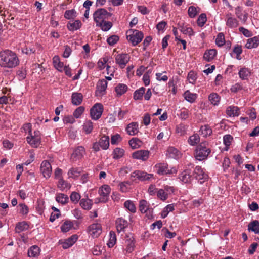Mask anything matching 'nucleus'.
<instances>
[{
  "label": "nucleus",
  "instance_id": "36",
  "mask_svg": "<svg viewBox=\"0 0 259 259\" xmlns=\"http://www.w3.org/2000/svg\"><path fill=\"white\" fill-rule=\"evenodd\" d=\"M80 205L85 210H89L92 206V201L90 199H82L80 200Z\"/></svg>",
  "mask_w": 259,
  "mask_h": 259
},
{
  "label": "nucleus",
  "instance_id": "13",
  "mask_svg": "<svg viewBox=\"0 0 259 259\" xmlns=\"http://www.w3.org/2000/svg\"><path fill=\"white\" fill-rule=\"evenodd\" d=\"M191 172V170L190 169L184 170L179 175L180 180L184 183H190L192 179Z\"/></svg>",
  "mask_w": 259,
  "mask_h": 259
},
{
  "label": "nucleus",
  "instance_id": "54",
  "mask_svg": "<svg viewBox=\"0 0 259 259\" xmlns=\"http://www.w3.org/2000/svg\"><path fill=\"white\" fill-rule=\"evenodd\" d=\"M124 206L131 212L134 213L136 212V208L134 204L131 201L127 200L124 202Z\"/></svg>",
  "mask_w": 259,
  "mask_h": 259
},
{
  "label": "nucleus",
  "instance_id": "44",
  "mask_svg": "<svg viewBox=\"0 0 259 259\" xmlns=\"http://www.w3.org/2000/svg\"><path fill=\"white\" fill-rule=\"evenodd\" d=\"M185 99L190 103H193L196 99V95L191 93L189 91H187L184 94Z\"/></svg>",
  "mask_w": 259,
  "mask_h": 259
},
{
  "label": "nucleus",
  "instance_id": "47",
  "mask_svg": "<svg viewBox=\"0 0 259 259\" xmlns=\"http://www.w3.org/2000/svg\"><path fill=\"white\" fill-rule=\"evenodd\" d=\"M80 173L78 168H71L68 172L69 177L74 179L77 178Z\"/></svg>",
  "mask_w": 259,
  "mask_h": 259
},
{
  "label": "nucleus",
  "instance_id": "32",
  "mask_svg": "<svg viewBox=\"0 0 259 259\" xmlns=\"http://www.w3.org/2000/svg\"><path fill=\"white\" fill-rule=\"evenodd\" d=\"M100 147L103 149L106 150L109 146V137L106 136H102L99 142Z\"/></svg>",
  "mask_w": 259,
  "mask_h": 259
},
{
  "label": "nucleus",
  "instance_id": "7",
  "mask_svg": "<svg viewBox=\"0 0 259 259\" xmlns=\"http://www.w3.org/2000/svg\"><path fill=\"white\" fill-rule=\"evenodd\" d=\"M115 62L121 68H124L130 59L127 54H119L115 56Z\"/></svg>",
  "mask_w": 259,
  "mask_h": 259
},
{
  "label": "nucleus",
  "instance_id": "59",
  "mask_svg": "<svg viewBox=\"0 0 259 259\" xmlns=\"http://www.w3.org/2000/svg\"><path fill=\"white\" fill-rule=\"evenodd\" d=\"M119 40V37L117 35H113L108 38L107 42L110 46H113Z\"/></svg>",
  "mask_w": 259,
  "mask_h": 259
},
{
  "label": "nucleus",
  "instance_id": "20",
  "mask_svg": "<svg viewBox=\"0 0 259 259\" xmlns=\"http://www.w3.org/2000/svg\"><path fill=\"white\" fill-rule=\"evenodd\" d=\"M138 123L132 122L127 125L126 131L130 135H135L139 132Z\"/></svg>",
  "mask_w": 259,
  "mask_h": 259
},
{
  "label": "nucleus",
  "instance_id": "58",
  "mask_svg": "<svg viewBox=\"0 0 259 259\" xmlns=\"http://www.w3.org/2000/svg\"><path fill=\"white\" fill-rule=\"evenodd\" d=\"M157 197L162 200H165L167 198V193L163 189H160L157 193Z\"/></svg>",
  "mask_w": 259,
  "mask_h": 259
},
{
  "label": "nucleus",
  "instance_id": "42",
  "mask_svg": "<svg viewBox=\"0 0 259 259\" xmlns=\"http://www.w3.org/2000/svg\"><path fill=\"white\" fill-rule=\"evenodd\" d=\"M127 87L124 84H119L115 89L116 93L119 96H121L124 94L127 91Z\"/></svg>",
  "mask_w": 259,
  "mask_h": 259
},
{
  "label": "nucleus",
  "instance_id": "39",
  "mask_svg": "<svg viewBox=\"0 0 259 259\" xmlns=\"http://www.w3.org/2000/svg\"><path fill=\"white\" fill-rule=\"evenodd\" d=\"M73 223L70 220L65 221L61 227V231L63 232H67L72 228Z\"/></svg>",
  "mask_w": 259,
  "mask_h": 259
},
{
  "label": "nucleus",
  "instance_id": "46",
  "mask_svg": "<svg viewBox=\"0 0 259 259\" xmlns=\"http://www.w3.org/2000/svg\"><path fill=\"white\" fill-rule=\"evenodd\" d=\"M200 141V137L198 134H195L190 136L188 140L189 144L194 146L198 144Z\"/></svg>",
  "mask_w": 259,
  "mask_h": 259
},
{
  "label": "nucleus",
  "instance_id": "43",
  "mask_svg": "<svg viewBox=\"0 0 259 259\" xmlns=\"http://www.w3.org/2000/svg\"><path fill=\"white\" fill-rule=\"evenodd\" d=\"M179 151L174 147H170L167 149V154L169 157L173 158H177L179 156Z\"/></svg>",
  "mask_w": 259,
  "mask_h": 259
},
{
  "label": "nucleus",
  "instance_id": "25",
  "mask_svg": "<svg viewBox=\"0 0 259 259\" xmlns=\"http://www.w3.org/2000/svg\"><path fill=\"white\" fill-rule=\"evenodd\" d=\"M83 96L81 93H73L72 94V103L73 105H79L82 101Z\"/></svg>",
  "mask_w": 259,
  "mask_h": 259
},
{
  "label": "nucleus",
  "instance_id": "26",
  "mask_svg": "<svg viewBox=\"0 0 259 259\" xmlns=\"http://www.w3.org/2000/svg\"><path fill=\"white\" fill-rule=\"evenodd\" d=\"M81 25V22L79 20L70 21L67 24V28L70 31H74L79 29Z\"/></svg>",
  "mask_w": 259,
  "mask_h": 259
},
{
  "label": "nucleus",
  "instance_id": "24",
  "mask_svg": "<svg viewBox=\"0 0 259 259\" xmlns=\"http://www.w3.org/2000/svg\"><path fill=\"white\" fill-rule=\"evenodd\" d=\"M248 230L249 231L253 232L255 234L259 233V222L254 220L249 223L248 225Z\"/></svg>",
  "mask_w": 259,
  "mask_h": 259
},
{
  "label": "nucleus",
  "instance_id": "48",
  "mask_svg": "<svg viewBox=\"0 0 259 259\" xmlns=\"http://www.w3.org/2000/svg\"><path fill=\"white\" fill-rule=\"evenodd\" d=\"M93 128V122L90 120L85 121L83 125V130L86 134L91 133Z\"/></svg>",
  "mask_w": 259,
  "mask_h": 259
},
{
  "label": "nucleus",
  "instance_id": "63",
  "mask_svg": "<svg viewBox=\"0 0 259 259\" xmlns=\"http://www.w3.org/2000/svg\"><path fill=\"white\" fill-rule=\"evenodd\" d=\"M68 186V183L63 180L62 178L59 179L58 187L61 190H63Z\"/></svg>",
  "mask_w": 259,
  "mask_h": 259
},
{
  "label": "nucleus",
  "instance_id": "56",
  "mask_svg": "<svg viewBox=\"0 0 259 259\" xmlns=\"http://www.w3.org/2000/svg\"><path fill=\"white\" fill-rule=\"evenodd\" d=\"M70 200L71 201L76 204L78 203L79 200L80 199V195L79 193L76 192H73L71 195H70Z\"/></svg>",
  "mask_w": 259,
  "mask_h": 259
},
{
  "label": "nucleus",
  "instance_id": "4",
  "mask_svg": "<svg viewBox=\"0 0 259 259\" xmlns=\"http://www.w3.org/2000/svg\"><path fill=\"white\" fill-rule=\"evenodd\" d=\"M111 16V14L103 8L98 9L93 14L94 20L96 24L108 19Z\"/></svg>",
  "mask_w": 259,
  "mask_h": 259
},
{
  "label": "nucleus",
  "instance_id": "31",
  "mask_svg": "<svg viewBox=\"0 0 259 259\" xmlns=\"http://www.w3.org/2000/svg\"><path fill=\"white\" fill-rule=\"evenodd\" d=\"M167 165L166 164L159 163L155 166L157 173L159 175H165L167 172Z\"/></svg>",
  "mask_w": 259,
  "mask_h": 259
},
{
  "label": "nucleus",
  "instance_id": "22",
  "mask_svg": "<svg viewBox=\"0 0 259 259\" xmlns=\"http://www.w3.org/2000/svg\"><path fill=\"white\" fill-rule=\"evenodd\" d=\"M178 28L184 34H187L189 36L193 35L194 32L192 29L191 27H188L187 26H185L183 23H179L178 24Z\"/></svg>",
  "mask_w": 259,
  "mask_h": 259
},
{
  "label": "nucleus",
  "instance_id": "34",
  "mask_svg": "<svg viewBox=\"0 0 259 259\" xmlns=\"http://www.w3.org/2000/svg\"><path fill=\"white\" fill-rule=\"evenodd\" d=\"M239 76L242 80L248 79L250 75V72L249 69L244 67L240 69L238 72Z\"/></svg>",
  "mask_w": 259,
  "mask_h": 259
},
{
  "label": "nucleus",
  "instance_id": "52",
  "mask_svg": "<svg viewBox=\"0 0 259 259\" xmlns=\"http://www.w3.org/2000/svg\"><path fill=\"white\" fill-rule=\"evenodd\" d=\"M200 131L202 135L204 136H207L208 135H210L212 133V130L210 128L209 125H205L204 126H202L200 128Z\"/></svg>",
  "mask_w": 259,
  "mask_h": 259
},
{
  "label": "nucleus",
  "instance_id": "55",
  "mask_svg": "<svg viewBox=\"0 0 259 259\" xmlns=\"http://www.w3.org/2000/svg\"><path fill=\"white\" fill-rule=\"evenodd\" d=\"M216 44L220 47L222 46L225 43L224 35L222 33H220L217 36L215 40Z\"/></svg>",
  "mask_w": 259,
  "mask_h": 259
},
{
  "label": "nucleus",
  "instance_id": "23",
  "mask_svg": "<svg viewBox=\"0 0 259 259\" xmlns=\"http://www.w3.org/2000/svg\"><path fill=\"white\" fill-rule=\"evenodd\" d=\"M235 14L238 19L242 21L244 23L246 22L248 17V14L247 13H245L243 15L242 13L241 7L238 6L235 8Z\"/></svg>",
  "mask_w": 259,
  "mask_h": 259
},
{
  "label": "nucleus",
  "instance_id": "5",
  "mask_svg": "<svg viewBox=\"0 0 259 259\" xmlns=\"http://www.w3.org/2000/svg\"><path fill=\"white\" fill-rule=\"evenodd\" d=\"M153 177V174H148L142 170H135L131 175V178H134L133 181L136 179L141 181H149Z\"/></svg>",
  "mask_w": 259,
  "mask_h": 259
},
{
  "label": "nucleus",
  "instance_id": "33",
  "mask_svg": "<svg viewBox=\"0 0 259 259\" xmlns=\"http://www.w3.org/2000/svg\"><path fill=\"white\" fill-rule=\"evenodd\" d=\"M112 22L106 20L96 24V26L100 27L104 31H108L112 27Z\"/></svg>",
  "mask_w": 259,
  "mask_h": 259
},
{
  "label": "nucleus",
  "instance_id": "29",
  "mask_svg": "<svg viewBox=\"0 0 259 259\" xmlns=\"http://www.w3.org/2000/svg\"><path fill=\"white\" fill-rule=\"evenodd\" d=\"M85 154V149L82 146H78L74 150L72 156L77 157L78 159H81Z\"/></svg>",
  "mask_w": 259,
  "mask_h": 259
},
{
  "label": "nucleus",
  "instance_id": "41",
  "mask_svg": "<svg viewBox=\"0 0 259 259\" xmlns=\"http://www.w3.org/2000/svg\"><path fill=\"white\" fill-rule=\"evenodd\" d=\"M128 143L133 149L139 148L142 144V141L137 138H132L129 141Z\"/></svg>",
  "mask_w": 259,
  "mask_h": 259
},
{
  "label": "nucleus",
  "instance_id": "3",
  "mask_svg": "<svg viewBox=\"0 0 259 259\" xmlns=\"http://www.w3.org/2000/svg\"><path fill=\"white\" fill-rule=\"evenodd\" d=\"M127 39L130 41L133 46H136L142 40L144 35L141 31L137 30L130 29L126 32Z\"/></svg>",
  "mask_w": 259,
  "mask_h": 259
},
{
  "label": "nucleus",
  "instance_id": "6",
  "mask_svg": "<svg viewBox=\"0 0 259 259\" xmlns=\"http://www.w3.org/2000/svg\"><path fill=\"white\" fill-rule=\"evenodd\" d=\"M103 111V106L101 103H96L90 110V115L94 120L99 119Z\"/></svg>",
  "mask_w": 259,
  "mask_h": 259
},
{
  "label": "nucleus",
  "instance_id": "45",
  "mask_svg": "<svg viewBox=\"0 0 259 259\" xmlns=\"http://www.w3.org/2000/svg\"><path fill=\"white\" fill-rule=\"evenodd\" d=\"M149 208V205L145 200H141L139 203V210L142 213H145Z\"/></svg>",
  "mask_w": 259,
  "mask_h": 259
},
{
  "label": "nucleus",
  "instance_id": "19",
  "mask_svg": "<svg viewBox=\"0 0 259 259\" xmlns=\"http://www.w3.org/2000/svg\"><path fill=\"white\" fill-rule=\"evenodd\" d=\"M259 45V38L255 36L247 39L245 45V47L247 49H251L257 48Z\"/></svg>",
  "mask_w": 259,
  "mask_h": 259
},
{
  "label": "nucleus",
  "instance_id": "49",
  "mask_svg": "<svg viewBox=\"0 0 259 259\" xmlns=\"http://www.w3.org/2000/svg\"><path fill=\"white\" fill-rule=\"evenodd\" d=\"M145 91L144 87H141L139 90H136L134 94V98L135 100H140L142 98L143 94Z\"/></svg>",
  "mask_w": 259,
  "mask_h": 259
},
{
  "label": "nucleus",
  "instance_id": "8",
  "mask_svg": "<svg viewBox=\"0 0 259 259\" xmlns=\"http://www.w3.org/2000/svg\"><path fill=\"white\" fill-rule=\"evenodd\" d=\"M110 192V188L108 185H104L100 188L99 193L100 197L99 198V202L105 203L109 198V195Z\"/></svg>",
  "mask_w": 259,
  "mask_h": 259
},
{
  "label": "nucleus",
  "instance_id": "9",
  "mask_svg": "<svg viewBox=\"0 0 259 259\" xmlns=\"http://www.w3.org/2000/svg\"><path fill=\"white\" fill-rule=\"evenodd\" d=\"M88 232L92 237H98L102 233V227L101 224L99 223H95L91 225L88 228Z\"/></svg>",
  "mask_w": 259,
  "mask_h": 259
},
{
  "label": "nucleus",
  "instance_id": "17",
  "mask_svg": "<svg viewBox=\"0 0 259 259\" xmlns=\"http://www.w3.org/2000/svg\"><path fill=\"white\" fill-rule=\"evenodd\" d=\"M78 237L76 235H73L64 241L62 242V247L64 249H67L72 246L77 241Z\"/></svg>",
  "mask_w": 259,
  "mask_h": 259
},
{
  "label": "nucleus",
  "instance_id": "16",
  "mask_svg": "<svg viewBox=\"0 0 259 259\" xmlns=\"http://www.w3.org/2000/svg\"><path fill=\"white\" fill-rule=\"evenodd\" d=\"M149 155V152L147 150H138L132 154L133 158L143 161L146 160L148 158Z\"/></svg>",
  "mask_w": 259,
  "mask_h": 259
},
{
  "label": "nucleus",
  "instance_id": "27",
  "mask_svg": "<svg viewBox=\"0 0 259 259\" xmlns=\"http://www.w3.org/2000/svg\"><path fill=\"white\" fill-rule=\"evenodd\" d=\"M217 51L215 49H210L206 51L204 54V59L208 62L213 60L217 55Z\"/></svg>",
  "mask_w": 259,
  "mask_h": 259
},
{
  "label": "nucleus",
  "instance_id": "1",
  "mask_svg": "<svg viewBox=\"0 0 259 259\" xmlns=\"http://www.w3.org/2000/svg\"><path fill=\"white\" fill-rule=\"evenodd\" d=\"M19 64V59L16 53L5 50L0 52V66L4 68H12Z\"/></svg>",
  "mask_w": 259,
  "mask_h": 259
},
{
  "label": "nucleus",
  "instance_id": "2",
  "mask_svg": "<svg viewBox=\"0 0 259 259\" xmlns=\"http://www.w3.org/2000/svg\"><path fill=\"white\" fill-rule=\"evenodd\" d=\"M208 143L206 142H201L197 146L195 150V157L198 160L201 161L205 159L210 153L211 150L207 147Z\"/></svg>",
  "mask_w": 259,
  "mask_h": 259
},
{
  "label": "nucleus",
  "instance_id": "35",
  "mask_svg": "<svg viewBox=\"0 0 259 259\" xmlns=\"http://www.w3.org/2000/svg\"><path fill=\"white\" fill-rule=\"evenodd\" d=\"M53 62L55 67L60 71L63 70L64 67L63 62L60 60V58L58 56H55L53 58Z\"/></svg>",
  "mask_w": 259,
  "mask_h": 259
},
{
  "label": "nucleus",
  "instance_id": "37",
  "mask_svg": "<svg viewBox=\"0 0 259 259\" xmlns=\"http://www.w3.org/2000/svg\"><path fill=\"white\" fill-rule=\"evenodd\" d=\"M208 99L212 105L217 106L220 102V97L217 93H212L209 95Z\"/></svg>",
  "mask_w": 259,
  "mask_h": 259
},
{
  "label": "nucleus",
  "instance_id": "10",
  "mask_svg": "<svg viewBox=\"0 0 259 259\" xmlns=\"http://www.w3.org/2000/svg\"><path fill=\"white\" fill-rule=\"evenodd\" d=\"M107 86V82L106 79H103L99 80L97 84V89L96 91V95L97 96H101L105 93Z\"/></svg>",
  "mask_w": 259,
  "mask_h": 259
},
{
  "label": "nucleus",
  "instance_id": "57",
  "mask_svg": "<svg viewBox=\"0 0 259 259\" xmlns=\"http://www.w3.org/2000/svg\"><path fill=\"white\" fill-rule=\"evenodd\" d=\"M196 78V74L194 72L190 71L188 73L187 79L189 83H192L193 84H195Z\"/></svg>",
  "mask_w": 259,
  "mask_h": 259
},
{
  "label": "nucleus",
  "instance_id": "60",
  "mask_svg": "<svg viewBox=\"0 0 259 259\" xmlns=\"http://www.w3.org/2000/svg\"><path fill=\"white\" fill-rule=\"evenodd\" d=\"M76 12L74 10H67L65 11L64 14V17L65 18L70 19L75 17Z\"/></svg>",
  "mask_w": 259,
  "mask_h": 259
},
{
  "label": "nucleus",
  "instance_id": "53",
  "mask_svg": "<svg viewBox=\"0 0 259 259\" xmlns=\"http://www.w3.org/2000/svg\"><path fill=\"white\" fill-rule=\"evenodd\" d=\"M206 21L207 17L206 14L205 13L201 14L197 20L198 25L200 27L203 26L206 23Z\"/></svg>",
  "mask_w": 259,
  "mask_h": 259
},
{
  "label": "nucleus",
  "instance_id": "51",
  "mask_svg": "<svg viewBox=\"0 0 259 259\" xmlns=\"http://www.w3.org/2000/svg\"><path fill=\"white\" fill-rule=\"evenodd\" d=\"M124 153V150L120 148H116L113 151V158L119 159L122 157Z\"/></svg>",
  "mask_w": 259,
  "mask_h": 259
},
{
  "label": "nucleus",
  "instance_id": "11",
  "mask_svg": "<svg viewBox=\"0 0 259 259\" xmlns=\"http://www.w3.org/2000/svg\"><path fill=\"white\" fill-rule=\"evenodd\" d=\"M40 170L45 178H49L52 173V167L50 163L47 160L43 161L41 164Z\"/></svg>",
  "mask_w": 259,
  "mask_h": 259
},
{
  "label": "nucleus",
  "instance_id": "15",
  "mask_svg": "<svg viewBox=\"0 0 259 259\" xmlns=\"http://www.w3.org/2000/svg\"><path fill=\"white\" fill-rule=\"evenodd\" d=\"M225 20L227 26L229 28H236L239 25L238 21L235 18L232 17L231 13L226 14Z\"/></svg>",
  "mask_w": 259,
  "mask_h": 259
},
{
  "label": "nucleus",
  "instance_id": "50",
  "mask_svg": "<svg viewBox=\"0 0 259 259\" xmlns=\"http://www.w3.org/2000/svg\"><path fill=\"white\" fill-rule=\"evenodd\" d=\"M116 241V237L114 232L111 231L110 233V238L107 243L109 247H112L115 245Z\"/></svg>",
  "mask_w": 259,
  "mask_h": 259
},
{
  "label": "nucleus",
  "instance_id": "30",
  "mask_svg": "<svg viewBox=\"0 0 259 259\" xmlns=\"http://www.w3.org/2000/svg\"><path fill=\"white\" fill-rule=\"evenodd\" d=\"M226 114L230 117L237 116L239 114V109L237 107L229 106L227 108Z\"/></svg>",
  "mask_w": 259,
  "mask_h": 259
},
{
  "label": "nucleus",
  "instance_id": "12",
  "mask_svg": "<svg viewBox=\"0 0 259 259\" xmlns=\"http://www.w3.org/2000/svg\"><path fill=\"white\" fill-rule=\"evenodd\" d=\"M126 239L125 241V250L126 253H131L135 248V240L133 237L131 235H126Z\"/></svg>",
  "mask_w": 259,
  "mask_h": 259
},
{
  "label": "nucleus",
  "instance_id": "38",
  "mask_svg": "<svg viewBox=\"0 0 259 259\" xmlns=\"http://www.w3.org/2000/svg\"><path fill=\"white\" fill-rule=\"evenodd\" d=\"M39 253L40 249L36 245L32 246L28 251V255L29 257H36L38 255Z\"/></svg>",
  "mask_w": 259,
  "mask_h": 259
},
{
  "label": "nucleus",
  "instance_id": "61",
  "mask_svg": "<svg viewBox=\"0 0 259 259\" xmlns=\"http://www.w3.org/2000/svg\"><path fill=\"white\" fill-rule=\"evenodd\" d=\"M84 108L82 106L78 107L73 112V116L76 118H79L81 114L83 113Z\"/></svg>",
  "mask_w": 259,
  "mask_h": 259
},
{
  "label": "nucleus",
  "instance_id": "14",
  "mask_svg": "<svg viewBox=\"0 0 259 259\" xmlns=\"http://www.w3.org/2000/svg\"><path fill=\"white\" fill-rule=\"evenodd\" d=\"M195 178L199 180H203L204 182L208 178V175L204 171L203 169L200 166H197L194 171Z\"/></svg>",
  "mask_w": 259,
  "mask_h": 259
},
{
  "label": "nucleus",
  "instance_id": "64",
  "mask_svg": "<svg viewBox=\"0 0 259 259\" xmlns=\"http://www.w3.org/2000/svg\"><path fill=\"white\" fill-rule=\"evenodd\" d=\"M224 143L226 147H228L231 145L233 137L230 135H226L224 136Z\"/></svg>",
  "mask_w": 259,
  "mask_h": 259
},
{
  "label": "nucleus",
  "instance_id": "21",
  "mask_svg": "<svg viewBox=\"0 0 259 259\" xmlns=\"http://www.w3.org/2000/svg\"><path fill=\"white\" fill-rule=\"evenodd\" d=\"M27 141L32 147L37 148L40 144L41 139L33 136L31 134V135L27 137Z\"/></svg>",
  "mask_w": 259,
  "mask_h": 259
},
{
  "label": "nucleus",
  "instance_id": "40",
  "mask_svg": "<svg viewBox=\"0 0 259 259\" xmlns=\"http://www.w3.org/2000/svg\"><path fill=\"white\" fill-rule=\"evenodd\" d=\"M29 226L25 222H19L17 224L15 227V231L17 233H20L27 230Z\"/></svg>",
  "mask_w": 259,
  "mask_h": 259
},
{
  "label": "nucleus",
  "instance_id": "62",
  "mask_svg": "<svg viewBox=\"0 0 259 259\" xmlns=\"http://www.w3.org/2000/svg\"><path fill=\"white\" fill-rule=\"evenodd\" d=\"M196 8L194 6H190L188 10V13L190 17L194 18L197 14Z\"/></svg>",
  "mask_w": 259,
  "mask_h": 259
},
{
  "label": "nucleus",
  "instance_id": "18",
  "mask_svg": "<svg viewBox=\"0 0 259 259\" xmlns=\"http://www.w3.org/2000/svg\"><path fill=\"white\" fill-rule=\"evenodd\" d=\"M116 225L117 232L120 233L124 231V229L128 226V222L125 219L120 218L116 220Z\"/></svg>",
  "mask_w": 259,
  "mask_h": 259
},
{
  "label": "nucleus",
  "instance_id": "28",
  "mask_svg": "<svg viewBox=\"0 0 259 259\" xmlns=\"http://www.w3.org/2000/svg\"><path fill=\"white\" fill-rule=\"evenodd\" d=\"M56 200L62 205H65L69 201V198L67 195L63 193H58L56 195Z\"/></svg>",
  "mask_w": 259,
  "mask_h": 259
}]
</instances>
